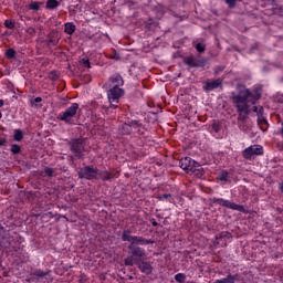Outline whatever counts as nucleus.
<instances>
[{"label":"nucleus","instance_id":"f257e3e1","mask_svg":"<svg viewBox=\"0 0 283 283\" xmlns=\"http://www.w3.org/2000/svg\"><path fill=\"white\" fill-rule=\"evenodd\" d=\"M122 240H123V242H129V245H128L129 256H127L124 260L125 266H134V264H136L138 262H143V260H145V258H147V253L145 252V249L140 248L139 245L156 243V241H154L151 239H145V238L138 237V235H132L130 230L123 231Z\"/></svg>","mask_w":283,"mask_h":283},{"label":"nucleus","instance_id":"f03ea898","mask_svg":"<svg viewBox=\"0 0 283 283\" xmlns=\"http://www.w3.org/2000/svg\"><path fill=\"white\" fill-rule=\"evenodd\" d=\"M262 98V92L260 90H256L254 92H251L247 87H242L239 90V93H232V101L237 107V112L239 113L238 120L241 123H244L247 118H249V114H251L250 105H255L258 101Z\"/></svg>","mask_w":283,"mask_h":283},{"label":"nucleus","instance_id":"7ed1b4c3","mask_svg":"<svg viewBox=\"0 0 283 283\" xmlns=\"http://www.w3.org/2000/svg\"><path fill=\"white\" fill-rule=\"evenodd\" d=\"M179 167L184 169V171H187V174H196V171H198L200 176H202V166H200L198 161L191 160L189 157L180 159Z\"/></svg>","mask_w":283,"mask_h":283},{"label":"nucleus","instance_id":"20e7f679","mask_svg":"<svg viewBox=\"0 0 283 283\" xmlns=\"http://www.w3.org/2000/svg\"><path fill=\"white\" fill-rule=\"evenodd\" d=\"M124 94H125V91L120 88V86L118 85H114L108 91L107 96L111 103V107H113V109H116V107H118L117 105H114V103H118V101L120 99L122 96H124Z\"/></svg>","mask_w":283,"mask_h":283},{"label":"nucleus","instance_id":"39448f33","mask_svg":"<svg viewBox=\"0 0 283 283\" xmlns=\"http://www.w3.org/2000/svg\"><path fill=\"white\" fill-rule=\"evenodd\" d=\"M71 145V151L75 155L76 158H83L85 155L83 151H85V139L76 138L72 139L70 142Z\"/></svg>","mask_w":283,"mask_h":283},{"label":"nucleus","instance_id":"423d86ee","mask_svg":"<svg viewBox=\"0 0 283 283\" xmlns=\"http://www.w3.org/2000/svg\"><path fill=\"white\" fill-rule=\"evenodd\" d=\"M78 174V178H85V180H96L98 176V168H94L92 166H85L81 168Z\"/></svg>","mask_w":283,"mask_h":283},{"label":"nucleus","instance_id":"0eeeda50","mask_svg":"<svg viewBox=\"0 0 283 283\" xmlns=\"http://www.w3.org/2000/svg\"><path fill=\"white\" fill-rule=\"evenodd\" d=\"M76 112H78V103H73L64 113L60 115V120L71 124L74 116H76Z\"/></svg>","mask_w":283,"mask_h":283},{"label":"nucleus","instance_id":"6e6552de","mask_svg":"<svg viewBox=\"0 0 283 283\" xmlns=\"http://www.w3.org/2000/svg\"><path fill=\"white\" fill-rule=\"evenodd\" d=\"M262 154H264V149L260 145H252L242 151V156L245 160H251L253 156H262Z\"/></svg>","mask_w":283,"mask_h":283},{"label":"nucleus","instance_id":"1a4fd4ad","mask_svg":"<svg viewBox=\"0 0 283 283\" xmlns=\"http://www.w3.org/2000/svg\"><path fill=\"white\" fill-rule=\"evenodd\" d=\"M143 124L138 123L137 120H132L129 124L125 123L120 127V133L129 136L134 129H138V127H142Z\"/></svg>","mask_w":283,"mask_h":283},{"label":"nucleus","instance_id":"9d476101","mask_svg":"<svg viewBox=\"0 0 283 283\" xmlns=\"http://www.w3.org/2000/svg\"><path fill=\"white\" fill-rule=\"evenodd\" d=\"M184 63L186 65H189V67H205L207 64L206 60H199L193 56H188L184 60Z\"/></svg>","mask_w":283,"mask_h":283},{"label":"nucleus","instance_id":"9b49d317","mask_svg":"<svg viewBox=\"0 0 283 283\" xmlns=\"http://www.w3.org/2000/svg\"><path fill=\"white\" fill-rule=\"evenodd\" d=\"M60 40L61 38H59V32L51 31L44 40V43L48 45V48H50L51 45H59Z\"/></svg>","mask_w":283,"mask_h":283},{"label":"nucleus","instance_id":"f8f14e48","mask_svg":"<svg viewBox=\"0 0 283 283\" xmlns=\"http://www.w3.org/2000/svg\"><path fill=\"white\" fill-rule=\"evenodd\" d=\"M135 264L138 265V269L142 271V273H145L146 275H151V271H154V268H151V263L142 260Z\"/></svg>","mask_w":283,"mask_h":283},{"label":"nucleus","instance_id":"ddd939ff","mask_svg":"<svg viewBox=\"0 0 283 283\" xmlns=\"http://www.w3.org/2000/svg\"><path fill=\"white\" fill-rule=\"evenodd\" d=\"M220 85H222V80H220V78L208 81V82H206L203 90H206V92H212V90H218V87H220Z\"/></svg>","mask_w":283,"mask_h":283},{"label":"nucleus","instance_id":"4468645a","mask_svg":"<svg viewBox=\"0 0 283 283\" xmlns=\"http://www.w3.org/2000/svg\"><path fill=\"white\" fill-rule=\"evenodd\" d=\"M223 207H227V209H232L233 211H240L241 213H244V206H240L235 202H231L229 200L224 201Z\"/></svg>","mask_w":283,"mask_h":283},{"label":"nucleus","instance_id":"2eb2a0df","mask_svg":"<svg viewBox=\"0 0 283 283\" xmlns=\"http://www.w3.org/2000/svg\"><path fill=\"white\" fill-rule=\"evenodd\" d=\"M109 81L113 85H117V87H120V85L125 84V81L123 80V76H120V74H115L111 76Z\"/></svg>","mask_w":283,"mask_h":283},{"label":"nucleus","instance_id":"dca6fc26","mask_svg":"<svg viewBox=\"0 0 283 283\" xmlns=\"http://www.w3.org/2000/svg\"><path fill=\"white\" fill-rule=\"evenodd\" d=\"M239 275H231L229 274L227 277L221 279V280H217L214 283H235V281L238 280Z\"/></svg>","mask_w":283,"mask_h":283},{"label":"nucleus","instance_id":"f3484780","mask_svg":"<svg viewBox=\"0 0 283 283\" xmlns=\"http://www.w3.org/2000/svg\"><path fill=\"white\" fill-rule=\"evenodd\" d=\"M217 180H220L221 182H231V178L229 177V171L222 170L218 175Z\"/></svg>","mask_w":283,"mask_h":283},{"label":"nucleus","instance_id":"a211bd4d","mask_svg":"<svg viewBox=\"0 0 283 283\" xmlns=\"http://www.w3.org/2000/svg\"><path fill=\"white\" fill-rule=\"evenodd\" d=\"M64 32L66 34H72L73 32H76V25H74L73 23H66Z\"/></svg>","mask_w":283,"mask_h":283},{"label":"nucleus","instance_id":"6ab92c4d","mask_svg":"<svg viewBox=\"0 0 283 283\" xmlns=\"http://www.w3.org/2000/svg\"><path fill=\"white\" fill-rule=\"evenodd\" d=\"M46 8H48V10H55V8H59V1L48 0L46 1Z\"/></svg>","mask_w":283,"mask_h":283},{"label":"nucleus","instance_id":"aec40b11","mask_svg":"<svg viewBox=\"0 0 283 283\" xmlns=\"http://www.w3.org/2000/svg\"><path fill=\"white\" fill-rule=\"evenodd\" d=\"M41 6H43V3H41V2H36V1L31 2L29 4V10H33L34 12H36V11L41 10Z\"/></svg>","mask_w":283,"mask_h":283},{"label":"nucleus","instance_id":"412c9836","mask_svg":"<svg viewBox=\"0 0 283 283\" xmlns=\"http://www.w3.org/2000/svg\"><path fill=\"white\" fill-rule=\"evenodd\" d=\"M14 140H17L18 143L23 140V130L22 129H15L14 130V136H13Z\"/></svg>","mask_w":283,"mask_h":283},{"label":"nucleus","instance_id":"4be33fe9","mask_svg":"<svg viewBox=\"0 0 283 283\" xmlns=\"http://www.w3.org/2000/svg\"><path fill=\"white\" fill-rule=\"evenodd\" d=\"M97 176H101L102 180H112L113 176L108 171H101Z\"/></svg>","mask_w":283,"mask_h":283},{"label":"nucleus","instance_id":"5701e85b","mask_svg":"<svg viewBox=\"0 0 283 283\" xmlns=\"http://www.w3.org/2000/svg\"><path fill=\"white\" fill-rule=\"evenodd\" d=\"M15 25H17V22H14L13 20L4 21V27L8 28V30H14Z\"/></svg>","mask_w":283,"mask_h":283},{"label":"nucleus","instance_id":"b1692460","mask_svg":"<svg viewBox=\"0 0 283 283\" xmlns=\"http://www.w3.org/2000/svg\"><path fill=\"white\" fill-rule=\"evenodd\" d=\"M6 56L7 59H14V56H17V51H14V49H8L6 51Z\"/></svg>","mask_w":283,"mask_h":283},{"label":"nucleus","instance_id":"393cba45","mask_svg":"<svg viewBox=\"0 0 283 283\" xmlns=\"http://www.w3.org/2000/svg\"><path fill=\"white\" fill-rule=\"evenodd\" d=\"M186 279H187V276L182 273H178V274L175 275L176 282H179V283H185Z\"/></svg>","mask_w":283,"mask_h":283},{"label":"nucleus","instance_id":"a878e982","mask_svg":"<svg viewBox=\"0 0 283 283\" xmlns=\"http://www.w3.org/2000/svg\"><path fill=\"white\" fill-rule=\"evenodd\" d=\"M227 200L226 199H220V198H213L212 199V202L214 203V205H220V207H224V202H226Z\"/></svg>","mask_w":283,"mask_h":283},{"label":"nucleus","instance_id":"bb28decb","mask_svg":"<svg viewBox=\"0 0 283 283\" xmlns=\"http://www.w3.org/2000/svg\"><path fill=\"white\" fill-rule=\"evenodd\" d=\"M253 112L258 113L259 116H262V114H264V107L253 106Z\"/></svg>","mask_w":283,"mask_h":283},{"label":"nucleus","instance_id":"cd10ccee","mask_svg":"<svg viewBox=\"0 0 283 283\" xmlns=\"http://www.w3.org/2000/svg\"><path fill=\"white\" fill-rule=\"evenodd\" d=\"M11 151H12L13 154H19V153L21 151V146L17 145V144H13V145L11 146Z\"/></svg>","mask_w":283,"mask_h":283},{"label":"nucleus","instance_id":"c85d7f7f","mask_svg":"<svg viewBox=\"0 0 283 283\" xmlns=\"http://www.w3.org/2000/svg\"><path fill=\"white\" fill-rule=\"evenodd\" d=\"M44 174L49 177L52 178V176H54V169L52 168H44Z\"/></svg>","mask_w":283,"mask_h":283},{"label":"nucleus","instance_id":"c756f323","mask_svg":"<svg viewBox=\"0 0 283 283\" xmlns=\"http://www.w3.org/2000/svg\"><path fill=\"white\" fill-rule=\"evenodd\" d=\"M34 275H36V277H45V275H48V272H43L41 270H38L34 272Z\"/></svg>","mask_w":283,"mask_h":283},{"label":"nucleus","instance_id":"7c9ffc66","mask_svg":"<svg viewBox=\"0 0 283 283\" xmlns=\"http://www.w3.org/2000/svg\"><path fill=\"white\" fill-rule=\"evenodd\" d=\"M224 1L229 6V8H235V3H238V0H224Z\"/></svg>","mask_w":283,"mask_h":283},{"label":"nucleus","instance_id":"2f4dec72","mask_svg":"<svg viewBox=\"0 0 283 283\" xmlns=\"http://www.w3.org/2000/svg\"><path fill=\"white\" fill-rule=\"evenodd\" d=\"M196 50H197V52H200V53L205 52V44L197 43L196 44Z\"/></svg>","mask_w":283,"mask_h":283},{"label":"nucleus","instance_id":"473e14b6","mask_svg":"<svg viewBox=\"0 0 283 283\" xmlns=\"http://www.w3.org/2000/svg\"><path fill=\"white\" fill-rule=\"evenodd\" d=\"M81 63L84 67H92V65L90 64V60L87 59H82Z\"/></svg>","mask_w":283,"mask_h":283},{"label":"nucleus","instance_id":"72a5a7b5","mask_svg":"<svg viewBox=\"0 0 283 283\" xmlns=\"http://www.w3.org/2000/svg\"><path fill=\"white\" fill-rule=\"evenodd\" d=\"M28 34H30L31 36L36 34V30L32 27H30L28 30H27Z\"/></svg>","mask_w":283,"mask_h":283},{"label":"nucleus","instance_id":"f704fd0d","mask_svg":"<svg viewBox=\"0 0 283 283\" xmlns=\"http://www.w3.org/2000/svg\"><path fill=\"white\" fill-rule=\"evenodd\" d=\"M167 198H171V193H164V195L159 196V200H165Z\"/></svg>","mask_w":283,"mask_h":283},{"label":"nucleus","instance_id":"c9c22d12","mask_svg":"<svg viewBox=\"0 0 283 283\" xmlns=\"http://www.w3.org/2000/svg\"><path fill=\"white\" fill-rule=\"evenodd\" d=\"M224 67L223 66H217L214 73L220 74V72H223Z\"/></svg>","mask_w":283,"mask_h":283},{"label":"nucleus","instance_id":"e433bc0d","mask_svg":"<svg viewBox=\"0 0 283 283\" xmlns=\"http://www.w3.org/2000/svg\"><path fill=\"white\" fill-rule=\"evenodd\" d=\"M41 101H43V98L35 97L34 101H31V104L34 105V103H41Z\"/></svg>","mask_w":283,"mask_h":283},{"label":"nucleus","instance_id":"4c0bfd02","mask_svg":"<svg viewBox=\"0 0 283 283\" xmlns=\"http://www.w3.org/2000/svg\"><path fill=\"white\" fill-rule=\"evenodd\" d=\"M258 124H259V125H266V119H264V118H259V119H258Z\"/></svg>","mask_w":283,"mask_h":283},{"label":"nucleus","instance_id":"58836bf2","mask_svg":"<svg viewBox=\"0 0 283 283\" xmlns=\"http://www.w3.org/2000/svg\"><path fill=\"white\" fill-rule=\"evenodd\" d=\"M227 232H222V233H220L219 235H217V240L218 239H220V238H224V234H226Z\"/></svg>","mask_w":283,"mask_h":283},{"label":"nucleus","instance_id":"ea45409f","mask_svg":"<svg viewBox=\"0 0 283 283\" xmlns=\"http://www.w3.org/2000/svg\"><path fill=\"white\" fill-rule=\"evenodd\" d=\"M153 227H158V222L154 221Z\"/></svg>","mask_w":283,"mask_h":283},{"label":"nucleus","instance_id":"a19ab883","mask_svg":"<svg viewBox=\"0 0 283 283\" xmlns=\"http://www.w3.org/2000/svg\"><path fill=\"white\" fill-rule=\"evenodd\" d=\"M0 107H3V99H0Z\"/></svg>","mask_w":283,"mask_h":283},{"label":"nucleus","instance_id":"79ce46f5","mask_svg":"<svg viewBox=\"0 0 283 283\" xmlns=\"http://www.w3.org/2000/svg\"><path fill=\"white\" fill-rule=\"evenodd\" d=\"M281 135L283 136V123H282V128H281Z\"/></svg>","mask_w":283,"mask_h":283},{"label":"nucleus","instance_id":"37998d69","mask_svg":"<svg viewBox=\"0 0 283 283\" xmlns=\"http://www.w3.org/2000/svg\"><path fill=\"white\" fill-rule=\"evenodd\" d=\"M2 116H3V114H1V112H0V118H2Z\"/></svg>","mask_w":283,"mask_h":283},{"label":"nucleus","instance_id":"c03bdc74","mask_svg":"<svg viewBox=\"0 0 283 283\" xmlns=\"http://www.w3.org/2000/svg\"><path fill=\"white\" fill-rule=\"evenodd\" d=\"M53 78H56V74L53 75Z\"/></svg>","mask_w":283,"mask_h":283},{"label":"nucleus","instance_id":"a18cd8bd","mask_svg":"<svg viewBox=\"0 0 283 283\" xmlns=\"http://www.w3.org/2000/svg\"><path fill=\"white\" fill-rule=\"evenodd\" d=\"M53 78H56V74L53 75Z\"/></svg>","mask_w":283,"mask_h":283},{"label":"nucleus","instance_id":"49530a36","mask_svg":"<svg viewBox=\"0 0 283 283\" xmlns=\"http://www.w3.org/2000/svg\"><path fill=\"white\" fill-rule=\"evenodd\" d=\"M3 145V142L0 140V146Z\"/></svg>","mask_w":283,"mask_h":283}]
</instances>
